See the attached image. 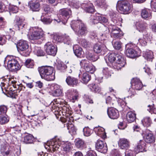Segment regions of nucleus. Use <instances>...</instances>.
Listing matches in <instances>:
<instances>
[{"mask_svg":"<svg viewBox=\"0 0 156 156\" xmlns=\"http://www.w3.org/2000/svg\"><path fill=\"white\" fill-rule=\"evenodd\" d=\"M72 29L79 37L85 36L87 33L86 25L80 20H74L70 23Z\"/></svg>","mask_w":156,"mask_h":156,"instance_id":"1","label":"nucleus"},{"mask_svg":"<svg viewBox=\"0 0 156 156\" xmlns=\"http://www.w3.org/2000/svg\"><path fill=\"white\" fill-rule=\"evenodd\" d=\"M109 61L112 63L114 69L120 70L126 64L125 61L122 56L119 54L110 53L108 56Z\"/></svg>","mask_w":156,"mask_h":156,"instance_id":"2","label":"nucleus"},{"mask_svg":"<svg viewBox=\"0 0 156 156\" xmlns=\"http://www.w3.org/2000/svg\"><path fill=\"white\" fill-rule=\"evenodd\" d=\"M53 68L50 66H42L38 68V71L42 78L50 81L55 79Z\"/></svg>","mask_w":156,"mask_h":156,"instance_id":"3","label":"nucleus"},{"mask_svg":"<svg viewBox=\"0 0 156 156\" xmlns=\"http://www.w3.org/2000/svg\"><path fill=\"white\" fill-rule=\"evenodd\" d=\"M117 6L119 10L124 14H128L130 13L132 7L131 2L127 0L118 1Z\"/></svg>","mask_w":156,"mask_h":156,"instance_id":"4","label":"nucleus"},{"mask_svg":"<svg viewBox=\"0 0 156 156\" xmlns=\"http://www.w3.org/2000/svg\"><path fill=\"white\" fill-rule=\"evenodd\" d=\"M7 62V67L12 71H15L19 70L20 67L18 61L16 58L9 56L5 58L4 63Z\"/></svg>","mask_w":156,"mask_h":156,"instance_id":"5","label":"nucleus"},{"mask_svg":"<svg viewBox=\"0 0 156 156\" xmlns=\"http://www.w3.org/2000/svg\"><path fill=\"white\" fill-rule=\"evenodd\" d=\"M44 34L42 32L38 30L37 27H31L30 28V40H37L43 38Z\"/></svg>","mask_w":156,"mask_h":156,"instance_id":"6","label":"nucleus"},{"mask_svg":"<svg viewBox=\"0 0 156 156\" xmlns=\"http://www.w3.org/2000/svg\"><path fill=\"white\" fill-rule=\"evenodd\" d=\"M44 48L47 54L55 56L57 52L56 46L53 45L51 42H48L44 45Z\"/></svg>","mask_w":156,"mask_h":156,"instance_id":"7","label":"nucleus"},{"mask_svg":"<svg viewBox=\"0 0 156 156\" xmlns=\"http://www.w3.org/2000/svg\"><path fill=\"white\" fill-rule=\"evenodd\" d=\"M80 64L81 65L83 66L84 69L87 72L93 73L95 70V67L87 60H82Z\"/></svg>","mask_w":156,"mask_h":156,"instance_id":"8","label":"nucleus"},{"mask_svg":"<svg viewBox=\"0 0 156 156\" xmlns=\"http://www.w3.org/2000/svg\"><path fill=\"white\" fill-rule=\"evenodd\" d=\"M123 35V34L120 29L113 25L111 33V37L113 38L120 39Z\"/></svg>","mask_w":156,"mask_h":156,"instance_id":"9","label":"nucleus"},{"mask_svg":"<svg viewBox=\"0 0 156 156\" xmlns=\"http://www.w3.org/2000/svg\"><path fill=\"white\" fill-rule=\"evenodd\" d=\"M95 147L98 151L103 153H106L107 151L106 144L101 140H98L95 144Z\"/></svg>","mask_w":156,"mask_h":156,"instance_id":"10","label":"nucleus"},{"mask_svg":"<svg viewBox=\"0 0 156 156\" xmlns=\"http://www.w3.org/2000/svg\"><path fill=\"white\" fill-rule=\"evenodd\" d=\"M107 113L109 117L113 119H117L119 115L118 110L113 108H108L107 110Z\"/></svg>","mask_w":156,"mask_h":156,"instance_id":"11","label":"nucleus"},{"mask_svg":"<svg viewBox=\"0 0 156 156\" xmlns=\"http://www.w3.org/2000/svg\"><path fill=\"white\" fill-rule=\"evenodd\" d=\"M132 87L136 90H140L143 87V84L140 79L137 78L133 79L131 82Z\"/></svg>","mask_w":156,"mask_h":156,"instance_id":"12","label":"nucleus"},{"mask_svg":"<svg viewBox=\"0 0 156 156\" xmlns=\"http://www.w3.org/2000/svg\"><path fill=\"white\" fill-rule=\"evenodd\" d=\"M59 12L64 19L63 20L64 23L66 22L68 19L71 15V11L67 9H63L60 10Z\"/></svg>","mask_w":156,"mask_h":156,"instance_id":"13","label":"nucleus"},{"mask_svg":"<svg viewBox=\"0 0 156 156\" xmlns=\"http://www.w3.org/2000/svg\"><path fill=\"white\" fill-rule=\"evenodd\" d=\"M81 5L82 8L87 12L91 13L94 11L95 9L93 5L90 2L83 3Z\"/></svg>","mask_w":156,"mask_h":156,"instance_id":"14","label":"nucleus"},{"mask_svg":"<svg viewBox=\"0 0 156 156\" xmlns=\"http://www.w3.org/2000/svg\"><path fill=\"white\" fill-rule=\"evenodd\" d=\"M146 144L143 140H140L137 144V146L135 147L134 150L136 153L140 152L146 151Z\"/></svg>","mask_w":156,"mask_h":156,"instance_id":"15","label":"nucleus"},{"mask_svg":"<svg viewBox=\"0 0 156 156\" xmlns=\"http://www.w3.org/2000/svg\"><path fill=\"white\" fill-rule=\"evenodd\" d=\"M66 81L69 86L72 87L77 86L79 82L77 78L70 76H68L67 77Z\"/></svg>","mask_w":156,"mask_h":156,"instance_id":"16","label":"nucleus"},{"mask_svg":"<svg viewBox=\"0 0 156 156\" xmlns=\"http://www.w3.org/2000/svg\"><path fill=\"white\" fill-rule=\"evenodd\" d=\"M129 44L126 45V50L125 53L126 56L130 58H133L138 56V55L136 51L131 48H129L128 47Z\"/></svg>","mask_w":156,"mask_h":156,"instance_id":"17","label":"nucleus"},{"mask_svg":"<svg viewBox=\"0 0 156 156\" xmlns=\"http://www.w3.org/2000/svg\"><path fill=\"white\" fill-rule=\"evenodd\" d=\"M106 49L105 45L100 43L95 44L93 47L94 52L98 54L104 52Z\"/></svg>","mask_w":156,"mask_h":156,"instance_id":"18","label":"nucleus"},{"mask_svg":"<svg viewBox=\"0 0 156 156\" xmlns=\"http://www.w3.org/2000/svg\"><path fill=\"white\" fill-rule=\"evenodd\" d=\"M119 145L122 149H127L129 147V142L126 139H120L119 141Z\"/></svg>","mask_w":156,"mask_h":156,"instance_id":"19","label":"nucleus"},{"mask_svg":"<svg viewBox=\"0 0 156 156\" xmlns=\"http://www.w3.org/2000/svg\"><path fill=\"white\" fill-rule=\"evenodd\" d=\"M14 23L18 27L19 30L25 28L26 25L23 21V20L18 16H16L14 20Z\"/></svg>","mask_w":156,"mask_h":156,"instance_id":"20","label":"nucleus"},{"mask_svg":"<svg viewBox=\"0 0 156 156\" xmlns=\"http://www.w3.org/2000/svg\"><path fill=\"white\" fill-rule=\"evenodd\" d=\"M141 16L144 19L148 20L151 19L152 15L149 9L145 8L143 9L141 12Z\"/></svg>","mask_w":156,"mask_h":156,"instance_id":"21","label":"nucleus"},{"mask_svg":"<svg viewBox=\"0 0 156 156\" xmlns=\"http://www.w3.org/2000/svg\"><path fill=\"white\" fill-rule=\"evenodd\" d=\"M75 145L76 147L80 149H83L86 147V144L83 140L79 138L75 140Z\"/></svg>","mask_w":156,"mask_h":156,"instance_id":"22","label":"nucleus"},{"mask_svg":"<svg viewBox=\"0 0 156 156\" xmlns=\"http://www.w3.org/2000/svg\"><path fill=\"white\" fill-rule=\"evenodd\" d=\"M28 47L27 42L25 41H20L17 45L18 48L21 51L26 50L28 48Z\"/></svg>","mask_w":156,"mask_h":156,"instance_id":"23","label":"nucleus"},{"mask_svg":"<svg viewBox=\"0 0 156 156\" xmlns=\"http://www.w3.org/2000/svg\"><path fill=\"white\" fill-rule=\"evenodd\" d=\"M94 131L97 133L99 136H101L103 138H105L106 137V133L104 128L101 127H96L94 129Z\"/></svg>","mask_w":156,"mask_h":156,"instance_id":"24","label":"nucleus"},{"mask_svg":"<svg viewBox=\"0 0 156 156\" xmlns=\"http://www.w3.org/2000/svg\"><path fill=\"white\" fill-rule=\"evenodd\" d=\"M136 119V114L134 112L130 111L127 114L126 119L128 122H134Z\"/></svg>","mask_w":156,"mask_h":156,"instance_id":"25","label":"nucleus"},{"mask_svg":"<svg viewBox=\"0 0 156 156\" xmlns=\"http://www.w3.org/2000/svg\"><path fill=\"white\" fill-rule=\"evenodd\" d=\"M74 52L78 57H80L83 54L82 48L77 45H75L73 47Z\"/></svg>","mask_w":156,"mask_h":156,"instance_id":"26","label":"nucleus"},{"mask_svg":"<svg viewBox=\"0 0 156 156\" xmlns=\"http://www.w3.org/2000/svg\"><path fill=\"white\" fill-rule=\"evenodd\" d=\"M147 27V24L145 22H141L138 23L136 26V29L140 32L145 31Z\"/></svg>","mask_w":156,"mask_h":156,"instance_id":"27","label":"nucleus"},{"mask_svg":"<svg viewBox=\"0 0 156 156\" xmlns=\"http://www.w3.org/2000/svg\"><path fill=\"white\" fill-rule=\"evenodd\" d=\"M143 56L147 61H152L153 58V52L151 51H144Z\"/></svg>","mask_w":156,"mask_h":156,"instance_id":"28","label":"nucleus"},{"mask_svg":"<svg viewBox=\"0 0 156 156\" xmlns=\"http://www.w3.org/2000/svg\"><path fill=\"white\" fill-rule=\"evenodd\" d=\"M145 141L147 143H153L155 141V139L153 134L151 133L147 134L144 136Z\"/></svg>","mask_w":156,"mask_h":156,"instance_id":"29","label":"nucleus"},{"mask_svg":"<svg viewBox=\"0 0 156 156\" xmlns=\"http://www.w3.org/2000/svg\"><path fill=\"white\" fill-rule=\"evenodd\" d=\"M54 88L55 90L53 93V96L58 97L62 95V90L58 86L55 85L54 86Z\"/></svg>","mask_w":156,"mask_h":156,"instance_id":"30","label":"nucleus"},{"mask_svg":"<svg viewBox=\"0 0 156 156\" xmlns=\"http://www.w3.org/2000/svg\"><path fill=\"white\" fill-rule=\"evenodd\" d=\"M9 121V119L6 114H0V124L3 125L7 123Z\"/></svg>","mask_w":156,"mask_h":156,"instance_id":"31","label":"nucleus"},{"mask_svg":"<svg viewBox=\"0 0 156 156\" xmlns=\"http://www.w3.org/2000/svg\"><path fill=\"white\" fill-rule=\"evenodd\" d=\"M30 7L34 11H39L40 9V4L38 2H30Z\"/></svg>","mask_w":156,"mask_h":156,"instance_id":"32","label":"nucleus"},{"mask_svg":"<svg viewBox=\"0 0 156 156\" xmlns=\"http://www.w3.org/2000/svg\"><path fill=\"white\" fill-rule=\"evenodd\" d=\"M141 122L143 125L146 127L150 126L151 123V121L150 118L147 116L144 117Z\"/></svg>","mask_w":156,"mask_h":156,"instance_id":"33","label":"nucleus"},{"mask_svg":"<svg viewBox=\"0 0 156 156\" xmlns=\"http://www.w3.org/2000/svg\"><path fill=\"white\" fill-rule=\"evenodd\" d=\"M101 14L97 13L93 16H91L90 17V20L92 23L93 24L97 23L99 22Z\"/></svg>","mask_w":156,"mask_h":156,"instance_id":"34","label":"nucleus"},{"mask_svg":"<svg viewBox=\"0 0 156 156\" xmlns=\"http://www.w3.org/2000/svg\"><path fill=\"white\" fill-rule=\"evenodd\" d=\"M86 57L89 60L93 62L96 61L99 58L98 55L90 52H88L87 54Z\"/></svg>","mask_w":156,"mask_h":156,"instance_id":"35","label":"nucleus"},{"mask_svg":"<svg viewBox=\"0 0 156 156\" xmlns=\"http://www.w3.org/2000/svg\"><path fill=\"white\" fill-rule=\"evenodd\" d=\"M88 87L92 91L95 92H99L101 91V88L98 85L95 84H90L89 85Z\"/></svg>","mask_w":156,"mask_h":156,"instance_id":"36","label":"nucleus"},{"mask_svg":"<svg viewBox=\"0 0 156 156\" xmlns=\"http://www.w3.org/2000/svg\"><path fill=\"white\" fill-rule=\"evenodd\" d=\"M90 76L87 73H84L83 75L81 82L83 83L87 84L91 79Z\"/></svg>","mask_w":156,"mask_h":156,"instance_id":"37","label":"nucleus"},{"mask_svg":"<svg viewBox=\"0 0 156 156\" xmlns=\"http://www.w3.org/2000/svg\"><path fill=\"white\" fill-rule=\"evenodd\" d=\"M72 148V144L69 142L66 143L63 146V150L66 153L69 152Z\"/></svg>","mask_w":156,"mask_h":156,"instance_id":"38","label":"nucleus"},{"mask_svg":"<svg viewBox=\"0 0 156 156\" xmlns=\"http://www.w3.org/2000/svg\"><path fill=\"white\" fill-rule=\"evenodd\" d=\"M50 35L53 36V42L54 43H56L62 42V36H60L57 35H54L53 33H51Z\"/></svg>","mask_w":156,"mask_h":156,"instance_id":"39","label":"nucleus"},{"mask_svg":"<svg viewBox=\"0 0 156 156\" xmlns=\"http://www.w3.org/2000/svg\"><path fill=\"white\" fill-rule=\"evenodd\" d=\"M68 129L69 130V132L71 135H75L76 133V129L75 127L73 125L71 124L68 126Z\"/></svg>","mask_w":156,"mask_h":156,"instance_id":"40","label":"nucleus"},{"mask_svg":"<svg viewBox=\"0 0 156 156\" xmlns=\"http://www.w3.org/2000/svg\"><path fill=\"white\" fill-rule=\"evenodd\" d=\"M95 3L98 6L101 8L106 6V2L105 0H94Z\"/></svg>","mask_w":156,"mask_h":156,"instance_id":"41","label":"nucleus"},{"mask_svg":"<svg viewBox=\"0 0 156 156\" xmlns=\"http://www.w3.org/2000/svg\"><path fill=\"white\" fill-rule=\"evenodd\" d=\"M71 40L69 36L66 35L62 36V42L64 44L69 45L71 43Z\"/></svg>","mask_w":156,"mask_h":156,"instance_id":"42","label":"nucleus"},{"mask_svg":"<svg viewBox=\"0 0 156 156\" xmlns=\"http://www.w3.org/2000/svg\"><path fill=\"white\" fill-rule=\"evenodd\" d=\"M57 69L61 71H63L67 68L66 66L61 62L58 63L57 65Z\"/></svg>","mask_w":156,"mask_h":156,"instance_id":"43","label":"nucleus"},{"mask_svg":"<svg viewBox=\"0 0 156 156\" xmlns=\"http://www.w3.org/2000/svg\"><path fill=\"white\" fill-rule=\"evenodd\" d=\"M127 90L128 94V97L132 98L136 94V93L135 91V90L133 89L132 87L131 88H129L127 89Z\"/></svg>","mask_w":156,"mask_h":156,"instance_id":"44","label":"nucleus"},{"mask_svg":"<svg viewBox=\"0 0 156 156\" xmlns=\"http://www.w3.org/2000/svg\"><path fill=\"white\" fill-rule=\"evenodd\" d=\"M10 12L16 13L18 12V7L14 5H10L9 7Z\"/></svg>","mask_w":156,"mask_h":156,"instance_id":"45","label":"nucleus"},{"mask_svg":"<svg viewBox=\"0 0 156 156\" xmlns=\"http://www.w3.org/2000/svg\"><path fill=\"white\" fill-rule=\"evenodd\" d=\"M112 43L114 48L117 50H119L121 49L122 47V43L119 41H116L114 43L113 41Z\"/></svg>","mask_w":156,"mask_h":156,"instance_id":"46","label":"nucleus"},{"mask_svg":"<svg viewBox=\"0 0 156 156\" xmlns=\"http://www.w3.org/2000/svg\"><path fill=\"white\" fill-rule=\"evenodd\" d=\"M144 39H145L147 41H150L152 38V36L151 35L149 32H146L144 33L143 34V37Z\"/></svg>","mask_w":156,"mask_h":156,"instance_id":"47","label":"nucleus"},{"mask_svg":"<svg viewBox=\"0 0 156 156\" xmlns=\"http://www.w3.org/2000/svg\"><path fill=\"white\" fill-rule=\"evenodd\" d=\"M7 37L4 35H0V45H3L5 44L6 42Z\"/></svg>","mask_w":156,"mask_h":156,"instance_id":"48","label":"nucleus"},{"mask_svg":"<svg viewBox=\"0 0 156 156\" xmlns=\"http://www.w3.org/2000/svg\"><path fill=\"white\" fill-rule=\"evenodd\" d=\"M101 30H102L103 33L101 34L100 35L101 36L105 37V36L106 34L108 33L109 32L108 29L103 25H102V26L101 27Z\"/></svg>","mask_w":156,"mask_h":156,"instance_id":"49","label":"nucleus"},{"mask_svg":"<svg viewBox=\"0 0 156 156\" xmlns=\"http://www.w3.org/2000/svg\"><path fill=\"white\" fill-rule=\"evenodd\" d=\"M41 20L44 23L46 24H49L52 21V20L49 18H47L44 16H42L41 17Z\"/></svg>","mask_w":156,"mask_h":156,"instance_id":"50","label":"nucleus"},{"mask_svg":"<svg viewBox=\"0 0 156 156\" xmlns=\"http://www.w3.org/2000/svg\"><path fill=\"white\" fill-rule=\"evenodd\" d=\"M90 130L88 127H85L83 128V132L84 135L86 136H89L90 135Z\"/></svg>","mask_w":156,"mask_h":156,"instance_id":"51","label":"nucleus"},{"mask_svg":"<svg viewBox=\"0 0 156 156\" xmlns=\"http://www.w3.org/2000/svg\"><path fill=\"white\" fill-rule=\"evenodd\" d=\"M139 43L142 46H145L147 45V41L143 37L140 38L138 40Z\"/></svg>","mask_w":156,"mask_h":156,"instance_id":"52","label":"nucleus"},{"mask_svg":"<svg viewBox=\"0 0 156 156\" xmlns=\"http://www.w3.org/2000/svg\"><path fill=\"white\" fill-rule=\"evenodd\" d=\"M6 24V22L4 18L0 17V27L3 28L5 27Z\"/></svg>","mask_w":156,"mask_h":156,"instance_id":"53","label":"nucleus"},{"mask_svg":"<svg viewBox=\"0 0 156 156\" xmlns=\"http://www.w3.org/2000/svg\"><path fill=\"white\" fill-rule=\"evenodd\" d=\"M16 79L11 78L9 80V83H11L12 84L13 87L15 88H17V86H18V85H16V83H17L16 81L15 80Z\"/></svg>","mask_w":156,"mask_h":156,"instance_id":"54","label":"nucleus"},{"mask_svg":"<svg viewBox=\"0 0 156 156\" xmlns=\"http://www.w3.org/2000/svg\"><path fill=\"white\" fill-rule=\"evenodd\" d=\"M81 44L84 47L86 48L89 46V42L85 39H82L81 41Z\"/></svg>","mask_w":156,"mask_h":156,"instance_id":"55","label":"nucleus"},{"mask_svg":"<svg viewBox=\"0 0 156 156\" xmlns=\"http://www.w3.org/2000/svg\"><path fill=\"white\" fill-rule=\"evenodd\" d=\"M151 7L154 12H156V0H152L151 2Z\"/></svg>","mask_w":156,"mask_h":156,"instance_id":"56","label":"nucleus"},{"mask_svg":"<svg viewBox=\"0 0 156 156\" xmlns=\"http://www.w3.org/2000/svg\"><path fill=\"white\" fill-rule=\"evenodd\" d=\"M43 9L46 13H48L50 12L51 8L48 5L44 4L43 6Z\"/></svg>","mask_w":156,"mask_h":156,"instance_id":"57","label":"nucleus"},{"mask_svg":"<svg viewBox=\"0 0 156 156\" xmlns=\"http://www.w3.org/2000/svg\"><path fill=\"white\" fill-rule=\"evenodd\" d=\"M7 110V108L6 106L2 105L0 106V112L3 113L5 114Z\"/></svg>","mask_w":156,"mask_h":156,"instance_id":"58","label":"nucleus"},{"mask_svg":"<svg viewBox=\"0 0 156 156\" xmlns=\"http://www.w3.org/2000/svg\"><path fill=\"white\" fill-rule=\"evenodd\" d=\"M108 21V20L105 17L102 16L101 14L99 22L100 23H106Z\"/></svg>","mask_w":156,"mask_h":156,"instance_id":"59","label":"nucleus"},{"mask_svg":"<svg viewBox=\"0 0 156 156\" xmlns=\"http://www.w3.org/2000/svg\"><path fill=\"white\" fill-rule=\"evenodd\" d=\"M5 5L2 3L0 2V12H2L6 10Z\"/></svg>","mask_w":156,"mask_h":156,"instance_id":"60","label":"nucleus"},{"mask_svg":"<svg viewBox=\"0 0 156 156\" xmlns=\"http://www.w3.org/2000/svg\"><path fill=\"white\" fill-rule=\"evenodd\" d=\"M37 140L36 138H34L32 135L30 134V144H33Z\"/></svg>","mask_w":156,"mask_h":156,"instance_id":"61","label":"nucleus"},{"mask_svg":"<svg viewBox=\"0 0 156 156\" xmlns=\"http://www.w3.org/2000/svg\"><path fill=\"white\" fill-rule=\"evenodd\" d=\"M37 54L38 56H43L44 55L45 53L42 50L39 49L37 50Z\"/></svg>","mask_w":156,"mask_h":156,"instance_id":"62","label":"nucleus"},{"mask_svg":"<svg viewBox=\"0 0 156 156\" xmlns=\"http://www.w3.org/2000/svg\"><path fill=\"white\" fill-rule=\"evenodd\" d=\"M80 5L79 2H73V6L74 8L77 9L79 8Z\"/></svg>","mask_w":156,"mask_h":156,"instance_id":"63","label":"nucleus"},{"mask_svg":"<svg viewBox=\"0 0 156 156\" xmlns=\"http://www.w3.org/2000/svg\"><path fill=\"white\" fill-rule=\"evenodd\" d=\"M87 156H97L96 153L92 151H88L87 153Z\"/></svg>","mask_w":156,"mask_h":156,"instance_id":"64","label":"nucleus"}]
</instances>
